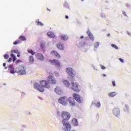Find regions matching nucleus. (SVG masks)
<instances>
[{
	"label": "nucleus",
	"mask_w": 131,
	"mask_h": 131,
	"mask_svg": "<svg viewBox=\"0 0 131 131\" xmlns=\"http://www.w3.org/2000/svg\"><path fill=\"white\" fill-rule=\"evenodd\" d=\"M100 66H101V69H103V70L106 69V67H105L104 66L101 65Z\"/></svg>",
	"instance_id": "f704fd0d"
},
{
	"label": "nucleus",
	"mask_w": 131,
	"mask_h": 131,
	"mask_svg": "<svg viewBox=\"0 0 131 131\" xmlns=\"http://www.w3.org/2000/svg\"><path fill=\"white\" fill-rule=\"evenodd\" d=\"M66 18L69 19V16H68V15H66Z\"/></svg>",
	"instance_id": "a19ab883"
},
{
	"label": "nucleus",
	"mask_w": 131,
	"mask_h": 131,
	"mask_svg": "<svg viewBox=\"0 0 131 131\" xmlns=\"http://www.w3.org/2000/svg\"><path fill=\"white\" fill-rule=\"evenodd\" d=\"M28 52L29 53V54H31V55H33L35 54V52H34V51L30 49L28 50Z\"/></svg>",
	"instance_id": "a878e982"
},
{
	"label": "nucleus",
	"mask_w": 131,
	"mask_h": 131,
	"mask_svg": "<svg viewBox=\"0 0 131 131\" xmlns=\"http://www.w3.org/2000/svg\"><path fill=\"white\" fill-rule=\"evenodd\" d=\"M40 47H41V49H43V46L42 44L40 45Z\"/></svg>",
	"instance_id": "ea45409f"
},
{
	"label": "nucleus",
	"mask_w": 131,
	"mask_h": 131,
	"mask_svg": "<svg viewBox=\"0 0 131 131\" xmlns=\"http://www.w3.org/2000/svg\"><path fill=\"white\" fill-rule=\"evenodd\" d=\"M68 74L70 76L73 77L75 75V71L73 70V69L71 68H68L66 70Z\"/></svg>",
	"instance_id": "1a4fd4ad"
},
{
	"label": "nucleus",
	"mask_w": 131,
	"mask_h": 131,
	"mask_svg": "<svg viewBox=\"0 0 131 131\" xmlns=\"http://www.w3.org/2000/svg\"><path fill=\"white\" fill-rule=\"evenodd\" d=\"M48 36H49V37H52L54 38V37H56V36L55 34H54V33L53 32L49 31L47 33Z\"/></svg>",
	"instance_id": "dca6fc26"
},
{
	"label": "nucleus",
	"mask_w": 131,
	"mask_h": 131,
	"mask_svg": "<svg viewBox=\"0 0 131 131\" xmlns=\"http://www.w3.org/2000/svg\"><path fill=\"white\" fill-rule=\"evenodd\" d=\"M107 36H110V33L107 34Z\"/></svg>",
	"instance_id": "a18cd8bd"
},
{
	"label": "nucleus",
	"mask_w": 131,
	"mask_h": 131,
	"mask_svg": "<svg viewBox=\"0 0 131 131\" xmlns=\"http://www.w3.org/2000/svg\"><path fill=\"white\" fill-rule=\"evenodd\" d=\"M128 34L129 35H130V34L129 33H128Z\"/></svg>",
	"instance_id": "603ef678"
},
{
	"label": "nucleus",
	"mask_w": 131,
	"mask_h": 131,
	"mask_svg": "<svg viewBox=\"0 0 131 131\" xmlns=\"http://www.w3.org/2000/svg\"><path fill=\"white\" fill-rule=\"evenodd\" d=\"M123 14L124 16H126V13L125 12H123Z\"/></svg>",
	"instance_id": "58836bf2"
},
{
	"label": "nucleus",
	"mask_w": 131,
	"mask_h": 131,
	"mask_svg": "<svg viewBox=\"0 0 131 131\" xmlns=\"http://www.w3.org/2000/svg\"><path fill=\"white\" fill-rule=\"evenodd\" d=\"M63 83L67 88H69V86H70V83L68 80H64Z\"/></svg>",
	"instance_id": "a211bd4d"
},
{
	"label": "nucleus",
	"mask_w": 131,
	"mask_h": 131,
	"mask_svg": "<svg viewBox=\"0 0 131 131\" xmlns=\"http://www.w3.org/2000/svg\"><path fill=\"white\" fill-rule=\"evenodd\" d=\"M68 101L72 107H74L75 106V100H74V98L72 97H70L68 99Z\"/></svg>",
	"instance_id": "9d476101"
},
{
	"label": "nucleus",
	"mask_w": 131,
	"mask_h": 131,
	"mask_svg": "<svg viewBox=\"0 0 131 131\" xmlns=\"http://www.w3.org/2000/svg\"><path fill=\"white\" fill-rule=\"evenodd\" d=\"M60 38L62 40H68V36L66 35H62L60 36Z\"/></svg>",
	"instance_id": "6ab92c4d"
},
{
	"label": "nucleus",
	"mask_w": 131,
	"mask_h": 131,
	"mask_svg": "<svg viewBox=\"0 0 131 131\" xmlns=\"http://www.w3.org/2000/svg\"><path fill=\"white\" fill-rule=\"evenodd\" d=\"M7 68H8V67H6L5 68V69H7Z\"/></svg>",
	"instance_id": "3c124183"
},
{
	"label": "nucleus",
	"mask_w": 131,
	"mask_h": 131,
	"mask_svg": "<svg viewBox=\"0 0 131 131\" xmlns=\"http://www.w3.org/2000/svg\"><path fill=\"white\" fill-rule=\"evenodd\" d=\"M71 89L73 91H74V92L78 93V92L81 91V87H80V85L77 82H73L71 83Z\"/></svg>",
	"instance_id": "7ed1b4c3"
},
{
	"label": "nucleus",
	"mask_w": 131,
	"mask_h": 131,
	"mask_svg": "<svg viewBox=\"0 0 131 131\" xmlns=\"http://www.w3.org/2000/svg\"><path fill=\"white\" fill-rule=\"evenodd\" d=\"M73 124H74L75 126H77L78 125V121L76 119H73Z\"/></svg>",
	"instance_id": "aec40b11"
},
{
	"label": "nucleus",
	"mask_w": 131,
	"mask_h": 131,
	"mask_svg": "<svg viewBox=\"0 0 131 131\" xmlns=\"http://www.w3.org/2000/svg\"><path fill=\"white\" fill-rule=\"evenodd\" d=\"M96 106L97 108H100V107H101V103L100 102H97V104H96Z\"/></svg>",
	"instance_id": "7c9ffc66"
},
{
	"label": "nucleus",
	"mask_w": 131,
	"mask_h": 131,
	"mask_svg": "<svg viewBox=\"0 0 131 131\" xmlns=\"http://www.w3.org/2000/svg\"><path fill=\"white\" fill-rule=\"evenodd\" d=\"M86 34L89 36L90 39L92 40V41H94V35H93V34H92V33H91V31H87Z\"/></svg>",
	"instance_id": "2eb2a0df"
},
{
	"label": "nucleus",
	"mask_w": 131,
	"mask_h": 131,
	"mask_svg": "<svg viewBox=\"0 0 131 131\" xmlns=\"http://www.w3.org/2000/svg\"><path fill=\"white\" fill-rule=\"evenodd\" d=\"M17 57H20V55L17 54Z\"/></svg>",
	"instance_id": "de8ad7c7"
},
{
	"label": "nucleus",
	"mask_w": 131,
	"mask_h": 131,
	"mask_svg": "<svg viewBox=\"0 0 131 131\" xmlns=\"http://www.w3.org/2000/svg\"><path fill=\"white\" fill-rule=\"evenodd\" d=\"M10 73H11V74L17 73L18 75H25V74H26V67L24 66H20L18 68H17L16 70H10Z\"/></svg>",
	"instance_id": "f03ea898"
},
{
	"label": "nucleus",
	"mask_w": 131,
	"mask_h": 131,
	"mask_svg": "<svg viewBox=\"0 0 131 131\" xmlns=\"http://www.w3.org/2000/svg\"><path fill=\"white\" fill-rule=\"evenodd\" d=\"M47 11H49V12H51V10H50V9H47Z\"/></svg>",
	"instance_id": "09e8293b"
},
{
	"label": "nucleus",
	"mask_w": 131,
	"mask_h": 131,
	"mask_svg": "<svg viewBox=\"0 0 131 131\" xmlns=\"http://www.w3.org/2000/svg\"><path fill=\"white\" fill-rule=\"evenodd\" d=\"M36 23H37V25H38V26H43V24H42V23L39 21V19H37L36 21Z\"/></svg>",
	"instance_id": "5701e85b"
},
{
	"label": "nucleus",
	"mask_w": 131,
	"mask_h": 131,
	"mask_svg": "<svg viewBox=\"0 0 131 131\" xmlns=\"http://www.w3.org/2000/svg\"><path fill=\"white\" fill-rule=\"evenodd\" d=\"M18 52L19 51L18 50H12L11 51V53H14L15 54H18Z\"/></svg>",
	"instance_id": "72a5a7b5"
},
{
	"label": "nucleus",
	"mask_w": 131,
	"mask_h": 131,
	"mask_svg": "<svg viewBox=\"0 0 131 131\" xmlns=\"http://www.w3.org/2000/svg\"><path fill=\"white\" fill-rule=\"evenodd\" d=\"M4 59H6V60H7V59H9V55L8 54L4 55Z\"/></svg>",
	"instance_id": "473e14b6"
},
{
	"label": "nucleus",
	"mask_w": 131,
	"mask_h": 131,
	"mask_svg": "<svg viewBox=\"0 0 131 131\" xmlns=\"http://www.w3.org/2000/svg\"><path fill=\"white\" fill-rule=\"evenodd\" d=\"M73 98L78 103H82V97H81L77 93H74L73 94Z\"/></svg>",
	"instance_id": "6e6552de"
},
{
	"label": "nucleus",
	"mask_w": 131,
	"mask_h": 131,
	"mask_svg": "<svg viewBox=\"0 0 131 131\" xmlns=\"http://www.w3.org/2000/svg\"><path fill=\"white\" fill-rule=\"evenodd\" d=\"M51 54H52L53 56H55L57 59H60L61 58V55L58 53V52L56 51H52L51 52Z\"/></svg>",
	"instance_id": "ddd939ff"
},
{
	"label": "nucleus",
	"mask_w": 131,
	"mask_h": 131,
	"mask_svg": "<svg viewBox=\"0 0 131 131\" xmlns=\"http://www.w3.org/2000/svg\"><path fill=\"white\" fill-rule=\"evenodd\" d=\"M125 107L127 109V108H128V105H125Z\"/></svg>",
	"instance_id": "c03bdc74"
},
{
	"label": "nucleus",
	"mask_w": 131,
	"mask_h": 131,
	"mask_svg": "<svg viewBox=\"0 0 131 131\" xmlns=\"http://www.w3.org/2000/svg\"><path fill=\"white\" fill-rule=\"evenodd\" d=\"M18 43H20V40H17L13 42V45H18Z\"/></svg>",
	"instance_id": "c756f323"
},
{
	"label": "nucleus",
	"mask_w": 131,
	"mask_h": 131,
	"mask_svg": "<svg viewBox=\"0 0 131 131\" xmlns=\"http://www.w3.org/2000/svg\"><path fill=\"white\" fill-rule=\"evenodd\" d=\"M9 69H10L11 70H15V68H14V66L13 64H10L9 66Z\"/></svg>",
	"instance_id": "bb28decb"
},
{
	"label": "nucleus",
	"mask_w": 131,
	"mask_h": 131,
	"mask_svg": "<svg viewBox=\"0 0 131 131\" xmlns=\"http://www.w3.org/2000/svg\"><path fill=\"white\" fill-rule=\"evenodd\" d=\"M95 48H98L99 47V42H97L94 43Z\"/></svg>",
	"instance_id": "2f4dec72"
},
{
	"label": "nucleus",
	"mask_w": 131,
	"mask_h": 131,
	"mask_svg": "<svg viewBox=\"0 0 131 131\" xmlns=\"http://www.w3.org/2000/svg\"><path fill=\"white\" fill-rule=\"evenodd\" d=\"M61 117L63 118V120L66 121V120L68 121L70 119V117H71V115L70 114L67 112L63 111L61 112Z\"/></svg>",
	"instance_id": "423d86ee"
},
{
	"label": "nucleus",
	"mask_w": 131,
	"mask_h": 131,
	"mask_svg": "<svg viewBox=\"0 0 131 131\" xmlns=\"http://www.w3.org/2000/svg\"><path fill=\"white\" fill-rule=\"evenodd\" d=\"M83 36H81L80 37V38H83Z\"/></svg>",
	"instance_id": "49530a36"
},
{
	"label": "nucleus",
	"mask_w": 131,
	"mask_h": 131,
	"mask_svg": "<svg viewBox=\"0 0 131 131\" xmlns=\"http://www.w3.org/2000/svg\"><path fill=\"white\" fill-rule=\"evenodd\" d=\"M19 38L22 41H25V40H26V37H25V36H20Z\"/></svg>",
	"instance_id": "393cba45"
},
{
	"label": "nucleus",
	"mask_w": 131,
	"mask_h": 131,
	"mask_svg": "<svg viewBox=\"0 0 131 131\" xmlns=\"http://www.w3.org/2000/svg\"><path fill=\"white\" fill-rule=\"evenodd\" d=\"M62 124H63V128L64 131L71 130V124L69 122H66L65 120H62Z\"/></svg>",
	"instance_id": "20e7f679"
},
{
	"label": "nucleus",
	"mask_w": 131,
	"mask_h": 131,
	"mask_svg": "<svg viewBox=\"0 0 131 131\" xmlns=\"http://www.w3.org/2000/svg\"><path fill=\"white\" fill-rule=\"evenodd\" d=\"M119 60L122 63H123L124 62V60L122 58H119Z\"/></svg>",
	"instance_id": "e433bc0d"
},
{
	"label": "nucleus",
	"mask_w": 131,
	"mask_h": 131,
	"mask_svg": "<svg viewBox=\"0 0 131 131\" xmlns=\"http://www.w3.org/2000/svg\"><path fill=\"white\" fill-rule=\"evenodd\" d=\"M55 74H56V75H57V76H58V75H59V73H58V72H55Z\"/></svg>",
	"instance_id": "79ce46f5"
},
{
	"label": "nucleus",
	"mask_w": 131,
	"mask_h": 131,
	"mask_svg": "<svg viewBox=\"0 0 131 131\" xmlns=\"http://www.w3.org/2000/svg\"><path fill=\"white\" fill-rule=\"evenodd\" d=\"M112 83H113V86H116V84H115V81H113Z\"/></svg>",
	"instance_id": "c9c22d12"
},
{
	"label": "nucleus",
	"mask_w": 131,
	"mask_h": 131,
	"mask_svg": "<svg viewBox=\"0 0 131 131\" xmlns=\"http://www.w3.org/2000/svg\"><path fill=\"white\" fill-rule=\"evenodd\" d=\"M54 91L57 95H59V96H62L63 94V91H62V89L59 86H57L55 89Z\"/></svg>",
	"instance_id": "9b49d317"
},
{
	"label": "nucleus",
	"mask_w": 131,
	"mask_h": 131,
	"mask_svg": "<svg viewBox=\"0 0 131 131\" xmlns=\"http://www.w3.org/2000/svg\"><path fill=\"white\" fill-rule=\"evenodd\" d=\"M10 56L13 59V62H15V61L17 60V57H16V56H15V55L11 54Z\"/></svg>",
	"instance_id": "b1692460"
},
{
	"label": "nucleus",
	"mask_w": 131,
	"mask_h": 131,
	"mask_svg": "<svg viewBox=\"0 0 131 131\" xmlns=\"http://www.w3.org/2000/svg\"><path fill=\"white\" fill-rule=\"evenodd\" d=\"M58 102L63 106H66L68 104V99L66 96L61 97L58 99Z\"/></svg>",
	"instance_id": "39448f33"
},
{
	"label": "nucleus",
	"mask_w": 131,
	"mask_h": 131,
	"mask_svg": "<svg viewBox=\"0 0 131 131\" xmlns=\"http://www.w3.org/2000/svg\"><path fill=\"white\" fill-rule=\"evenodd\" d=\"M111 47H112V48H114V49H116V50H118V47H117V46H116V45L112 44Z\"/></svg>",
	"instance_id": "cd10ccee"
},
{
	"label": "nucleus",
	"mask_w": 131,
	"mask_h": 131,
	"mask_svg": "<svg viewBox=\"0 0 131 131\" xmlns=\"http://www.w3.org/2000/svg\"><path fill=\"white\" fill-rule=\"evenodd\" d=\"M29 61L30 63H33V62H34V58L33 57V56H30L29 58Z\"/></svg>",
	"instance_id": "412c9836"
},
{
	"label": "nucleus",
	"mask_w": 131,
	"mask_h": 131,
	"mask_svg": "<svg viewBox=\"0 0 131 131\" xmlns=\"http://www.w3.org/2000/svg\"><path fill=\"white\" fill-rule=\"evenodd\" d=\"M57 49H59V50H64L65 49V48L64 47V45L60 43H58L57 45Z\"/></svg>",
	"instance_id": "f3484780"
},
{
	"label": "nucleus",
	"mask_w": 131,
	"mask_h": 131,
	"mask_svg": "<svg viewBox=\"0 0 131 131\" xmlns=\"http://www.w3.org/2000/svg\"><path fill=\"white\" fill-rule=\"evenodd\" d=\"M48 80H41L39 81V83H35L34 84V88L38 92L43 93L45 89H50L51 84H56L57 83V80L52 75L48 77Z\"/></svg>",
	"instance_id": "f257e3e1"
},
{
	"label": "nucleus",
	"mask_w": 131,
	"mask_h": 131,
	"mask_svg": "<svg viewBox=\"0 0 131 131\" xmlns=\"http://www.w3.org/2000/svg\"><path fill=\"white\" fill-rule=\"evenodd\" d=\"M20 63H22V60L18 59L17 60H16L15 64L16 65H19Z\"/></svg>",
	"instance_id": "c85d7f7f"
},
{
	"label": "nucleus",
	"mask_w": 131,
	"mask_h": 131,
	"mask_svg": "<svg viewBox=\"0 0 131 131\" xmlns=\"http://www.w3.org/2000/svg\"><path fill=\"white\" fill-rule=\"evenodd\" d=\"M49 62L53 64V65H55L57 68H60L62 67V64H61V62L56 59H54L53 60H50Z\"/></svg>",
	"instance_id": "0eeeda50"
},
{
	"label": "nucleus",
	"mask_w": 131,
	"mask_h": 131,
	"mask_svg": "<svg viewBox=\"0 0 131 131\" xmlns=\"http://www.w3.org/2000/svg\"><path fill=\"white\" fill-rule=\"evenodd\" d=\"M36 58H37L38 60H40V61H43V60H45V57L41 53H37L36 55Z\"/></svg>",
	"instance_id": "f8f14e48"
},
{
	"label": "nucleus",
	"mask_w": 131,
	"mask_h": 131,
	"mask_svg": "<svg viewBox=\"0 0 131 131\" xmlns=\"http://www.w3.org/2000/svg\"><path fill=\"white\" fill-rule=\"evenodd\" d=\"M116 95H117V93H116V92H112V93H110L108 94V96L111 97H115V96H116Z\"/></svg>",
	"instance_id": "4be33fe9"
},
{
	"label": "nucleus",
	"mask_w": 131,
	"mask_h": 131,
	"mask_svg": "<svg viewBox=\"0 0 131 131\" xmlns=\"http://www.w3.org/2000/svg\"><path fill=\"white\" fill-rule=\"evenodd\" d=\"M8 62L9 63H10V62H12V58H10L8 60Z\"/></svg>",
	"instance_id": "4c0bfd02"
},
{
	"label": "nucleus",
	"mask_w": 131,
	"mask_h": 131,
	"mask_svg": "<svg viewBox=\"0 0 131 131\" xmlns=\"http://www.w3.org/2000/svg\"><path fill=\"white\" fill-rule=\"evenodd\" d=\"M3 66H4V67H6V63H3Z\"/></svg>",
	"instance_id": "37998d69"
},
{
	"label": "nucleus",
	"mask_w": 131,
	"mask_h": 131,
	"mask_svg": "<svg viewBox=\"0 0 131 131\" xmlns=\"http://www.w3.org/2000/svg\"><path fill=\"white\" fill-rule=\"evenodd\" d=\"M81 2H83V1H84V0H81Z\"/></svg>",
	"instance_id": "864d4df0"
},
{
	"label": "nucleus",
	"mask_w": 131,
	"mask_h": 131,
	"mask_svg": "<svg viewBox=\"0 0 131 131\" xmlns=\"http://www.w3.org/2000/svg\"><path fill=\"white\" fill-rule=\"evenodd\" d=\"M113 113L115 116H117V115H119V113H120V110L118 108H115L113 110Z\"/></svg>",
	"instance_id": "4468645a"
},
{
	"label": "nucleus",
	"mask_w": 131,
	"mask_h": 131,
	"mask_svg": "<svg viewBox=\"0 0 131 131\" xmlns=\"http://www.w3.org/2000/svg\"><path fill=\"white\" fill-rule=\"evenodd\" d=\"M103 76H106V74H103Z\"/></svg>",
	"instance_id": "8fccbe9b"
}]
</instances>
